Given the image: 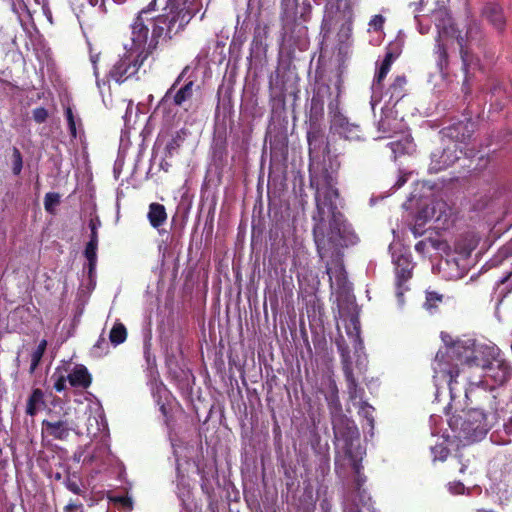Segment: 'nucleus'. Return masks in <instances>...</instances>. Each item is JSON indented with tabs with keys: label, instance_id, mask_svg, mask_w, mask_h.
I'll return each mask as SVG.
<instances>
[{
	"label": "nucleus",
	"instance_id": "57",
	"mask_svg": "<svg viewBox=\"0 0 512 512\" xmlns=\"http://www.w3.org/2000/svg\"><path fill=\"white\" fill-rule=\"evenodd\" d=\"M90 239L89 242L98 243V231L97 230H90Z\"/></svg>",
	"mask_w": 512,
	"mask_h": 512
},
{
	"label": "nucleus",
	"instance_id": "12",
	"mask_svg": "<svg viewBox=\"0 0 512 512\" xmlns=\"http://www.w3.org/2000/svg\"><path fill=\"white\" fill-rule=\"evenodd\" d=\"M475 127V122L466 119L444 128L443 132L453 141L452 143L467 144L475 132Z\"/></svg>",
	"mask_w": 512,
	"mask_h": 512
},
{
	"label": "nucleus",
	"instance_id": "11",
	"mask_svg": "<svg viewBox=\"0 0 512 512\" xmlns=\"http://www.w3.org/2000/svg\"><path fill=\"white\" fill-rule=\"evenodd\" d=\"M480 34V30L476 25H470L465 36L458 35L456 40L460 48V56L462 60V70L465 74L463 87L469 88V67L473 63V55L471 53V45L475 40V36Z\"/></svg>",
	"mask_w": 512,
	"mask_h": 512
},
{
	"label": "nucleus",
	"instance_id": "2",
	"mask_svg": "<svg viewBox=\"0 0 512 512\" xmlns=\"http://www.w3.org/2000/svg\"><path fill=\"white\" fill-rule=\"evenodd\" d=\"M171 16L160 7L154 5L151 0L143 7L131 24L132 41L135 47H142L140 51L126 52L111 67L108 78L116 83H123L138 73L145 61L152 56L160 39L170 41L177 35L184 32L177 24L169 21Z\"/></svg>",
	"mask_w": 512,
	"mask_h": 512
},
{
	"label": "nucleus",
	"instance_id": "32",
	"mask_svg": "<svg viewBox=\"0 0 512 512\" xmlns=\"http://www.w3.org/2000/svg\"><path fill=\"white\" fill-rule=\"evenodd\" d=\"M444 296L436 291H426V301L424 307L431 311L438 308L439 304L442 303Z\"/></svg>",
	"mask_w": 512,
	"mask_h": 512
},
{
	"label": "nucleus",
	"instance_id": "49",
	"mask_svg": "<svg viewBox=\"0 0 512 512\" xmlns=\"http://www.w3.org/2000/svg\"><path fill=\"white\" fill-rule=\"evenodd\" d=\"M398 56H399L398 53L388 50L385 53L384 59L382 61L393 64V62L397 59Z\"/></svg>",
	"mask_w": 512,
	"mask_h": 512
},
{
	"label": "nucleus",
	"instance_id": "31",
	"mask_svg": "<svg viewBox=\"0 0 512 512\" xmlns=\"http://www.w3.org/2000/svg\"><path fill=\"white\" fill-rule=\"evenodd\" d=\"M127 338V329L122 323H116L109 334V339L113 345L123 343Z\"/></svg>",
	"mask_w": 512,
	"mask_h": 512
},
{
	"label": "nucleus",
	"instance_id": "22",
	"mask_svg": "<svg viewBox=\"0 0 512 512\" xmlns=\"http://www.w3.org/2000/svg\"><path fill=\"white\" fill-rule=\"evenodd\" d=\"M322 90L330 94V86L323 85L319 87L317 93L313 95L310 107V123H317L319 117L323 116L324 99L323 96L321 95Z\"/></svg>",
	"mask_w": 512,
	"mask_h": 512
},
{
	"label": "nucleus",
	"instance_id": "4",
	"mask_svg": "<svg viewBox=\"0 0 512 512\" xmlns=\"http://www.w3.org/2000/svg\"><path fill=\"white\" fill-rule=\"evenodd\" d=\"M309 12V5L302 6L299 11L298 0H281L280 20L283 39L292 40L306 33L307 28L304 26V22L307 21Z\"/></svg>",
	"mask_w": 512,
	"mask_h": 512
},
{
	"label": "nucleus",
	"instance_id": "38",
	"mask_svg": "<svg viewBox=\"0 0 512 512\" xmlns=\"http://www.w3.org/2000/svg\"><path fill=\"white\" fill-rule=\"evenodd\" d=\"M439 244L440 242L438 240L428 238L417 242L415 244V250L420 254H424L427 250L428 245H431L434 249H439Z\"/></svg>",
	"mask_w": 512,
	"mask_h": 512
},
{
	"label": "nucleus",
	"instance_id": "55",
	"mask_svg": "<svg viewBox=\"0 0 512 512\" xmlns=\"http://www.w3.org/2000/svg\"><path fill=\"white\" fill-rule=\"evenodd\" d=\"M506 434L512 436V417L504 424Z\"/></svg>",
	"mask_w": 512,
	"mask_h": 512
},
{
	"label": "nucleus",
	"instance_id": "45",
	"mask_svg": "<svg viewBox=\"0 0 512 512\" xmlns=\"http://www.w3.org/2000/svg\"><path fill=\"white\" fill-rule=\"evenodd\" d=\"M344 512H375V511L368 506L364 505L362 507H359L357 504L351 503L344 507Z\"/></svg>",
	"mask_w": 512,
	"mask_h": 512
},
{
	"label": "nucleus",
	"instance_id": "39",
	"mask_svg": "<svg viewBox=\"0 0 512 512\" xmlns=\"http://www.w3.org/2000/svg\"><path fill=\"white\" fill-rule=\"evenodd\" d=\"M476 243L470 240L468 243H463L462 240H458L455 249L460 254H464L466 256H469L471 252L475 249Z\"/></svg>",
	"mask_w": 512,
	"mask_h": 512
},
{
	"label": "nucleus",
	"instance_id": "43",
	"mask_svg": "<svg viewBox=\"0 0 512 512\" xmlns=\"http://www.w3.org/2000/svg\"><path fill=\"white\" fill-rule=\"evenodd\" d=\"M448 490L451 494L460 495L465 491V486L461 481H452L448 483Z\"/></svg>",
	"mask_w": 512,
	"mask_h": 512
},
{
	"label": "nucleus",
	"instance_id": "5",
	"mask_svg": "<svg viewBox=\"0 0 512 512\" xmlns=\"http://www.w3.org/2000/svg\"><path fill=\"white\" fill-rule=\"evenodd\" d=\"M190 67L185 66L180 74L177 76L171 87L166 91L160 104H164L171 100V103L178 108L183 109L185 112L190 111L194 106L195 93L200 89L196 82L192 79H186L185 83L181 86V82L185 79Z\"/></svg>",
	"mask_w": 512,
	"mask_h": 512
},
{
	"label": "nucleus",
	"instance_id": "48",
	"mask_svg": "<svg viewBox=\"0 0 512 512\" xmlns=\"http://www.w3.org/2000/svg\"><path fill=\"white\" fill-rule=\"evenodd\" d=\"M355 472L357 473V479H356V488L357 490L361 489L362 484L364 483L365 479L361 477L360 475V465L357 463L354 464Z\"/></svg>",
	"mask_w": 512,
	"mask_h": 512
},
{
	"label": "nucleus",
	"instance_id": "34",
	"mask_svg": "<svg viewBox=\"0 0 512 512\" xmlns=\"http://www.w3.org/2000/svg\"><path fill=\"white\" fill-rule=\"evenodd\" d=\"M60 203V195L55 192H48L46 193L44 197V208L45 210L53 214L54 213V207L59 205Z\"/></svg>",
	"mask_w": 512,
	"mask_h": 512
},
{
	"label": "nucleus",
	"instance_id": "14",
	"mask_svg": "<svg viewBox=\"0 0 512 512\" xmlns=\"http://www.w3.org/2000/svg\"><path fill=\"white\" fill-rule=\"evenodd\" d=\"M342 370L347 383V392L349 399L354 401L356 399H362L364 395V389L359 387L358 382L354 376L352 361L348 354L342 353Z\"/></svg>",
	"mask_w": 512,
	"mask_h": 512
},
{
	"label": "nucleus",
	"instance_id": "61",
	"mask_svg": "<svg viewBox=\"0 0 512 512\" xmlns=\"http://www.w3.org/2000/svg\"><path fill=\"white\" fill-rule=\"evenodd\" d=\"M171 164L168 163L166 160H163L161 163H160V167L161 169H163L164 171H168L169 168H170Z\"/></svg>",
	"mask_w": 512,
	"mask_h": 512
},
{
	"label": "nucleus",
	"instance_id": "18",
	"mask_svg": "<svg viewBox=\"0 0 512 512\" xmlns=\"http://www.w3.org/2000/svg\"><path fill=\"white\" fill-rule=\"evenodd\" d=\"M261 14L260 7L257 10L256 17L257 21L253 30V39H252V47L260 50H266L267 48V39L269 37L270 26L268 23L262 22L259 20Z\"/></svg>",
	"mask_w": 512,
	"mask_h": 512
},
{
	"label": "nucleus",
	"instance_id": "1",
	"mask_svg": "<svg viewBox=\"0 0 512 512\" xmlns=\"http://www.w3.org/2000/svg\"><path fill=\"white\" fill-rule=\"evenodd\" d=\"M498 356L494 348L478 351L462 341L453 342L445 352H437L433 363L434 379L447 383L452 399L462 392L466 395L467 386L473 384L470 370L474 367L483 369L495 384L503 385L511 378L512 369Z\"/></svg>",
	"mask_w": 512,
	"mask_h": 512
},
{
	"label": "nucleus",
	"instance_id": "13",
	"mask_svg": "<svg viewBox=\"0 0 512 512\" xmlns=\"http://www.w3.org/2000/svg\"><path fill=\"white\" fill-rule=\"evenodd\" d=\"M430 218L434 220L437 224L435 228L445 229L448 226L450 217H451V209L445 202L439 201L435 202L431 208H426L422 210L419 214V217Z\"/></svg>",
	"mask_w": 512,
	"mask_h": 512
},
{
	"label": "nucleus",
	"instance_id": "62",
	"mask_svg": "<svg viewBox=\"0 0 512 512\" xmlns=\"http://www.w3.org/2000/svg\"><path fill=\"white\" fill-rule=\"evenodd\" d=\"M103 344H105V345H106L107 343H106L105 338H102V337H101V338H99V340H98V341H97V343L95 344V347H97V348H102V345H103Z\"/></svg>",
	"mask_w": 512,
	"mask_h": 512
},
{
	"label": "nucleus",
	"instance_id": "50",
	"mask_svg": "<svg viewBox=\"0 0 512 512\" xmlns=\"http://www.w3.org/2000/svg\"><path fill=\"white\" fill-rule=\"evenodd\" d=\"M378 128L380 131H382L383 133H387L390 131L389 127H388V118L387 117H382L378 123Z\"/></svg>",
	"mask_w": 512,
	"mask_h": 512
},
{
	"label": "nucleus",
	"instance_id": "58",
	"mask_svg": "<svg viewBox=\"0 0 512 512\" xmlns=\"http://www.w3.org/2000/svg\"><path fill=\"white\" fill-rule=\"evenodd\" d=\"M98 55H92L91 56V62L93 63V67H94V75L96 77H98V71H97V66H96V63H97V60H98Z\"/></svg>",
	"mask_w": 512,
	"mask_h": 512
},
{
	"label": "nucleus",
	"instance_id": "33",
	"mask_svg": "<svg viewBox=\"0 0 512 512\" xmlns=\"http://www.w3.org/2000/svg\"><path fill=\"white\" fill-rule=\"evenodd\" d=\"M374 408L366 401H361L359 406V415L365 418L368 422V425L373 428L374 427V417H373Z\"/></svg>",
	"mask_w": 512,
	"mask_h": 512
},
{
	"label": "nucleus",
	"instance_id": "42",
	"mask_svg": "<svg viewBox=\"0 0 512 512\" xmlns=\"http://www.w3.org/2000/svg\"><path fill=\"white\" fill-rule=\"evenodd\" d=\"M97 248L98 243L94 242H87L85 250H84V256L87 260H97Z\"/></svg>",
	"mask_w": 512,
	"mask_h": 512
},
{
	"label": "nucleus",
	"instance_id": "6",
	"mask_svg": "<svg viewBox=\"0 0 512 512\" xmlns=\"http://www.w3.org/2000/svg\"><path fill=\"white\" fill-rule=\"evenodd\" d=\"M154 5L160 7L171 16L173 24H177L178 29L181 27L184 31L203 7L202 0H154Z\"/></svg>",
	"mask_w": 512,
	"mask_h": 512
},
{
	"label": "nucleus",
	"instance_id": "46",
	"mask_svg": "<svg viewBox=\"0 0 512 512\" xmlns=\"http://www.w3.org/2000/svg\"><path fill=\"white\" fill-rule=\"evenodd\" d=\"M65 487L74 494L81 495L83 493L78 483L70 478L66 479Z\"/></svg>",
	"mask_w": 512,
	"mask_h": 512
},
{
	"label": "nucleus",
	"instance_id": "25",
	"mask_svg": "<svg viewBox=\"0 0 512 512\" xmlns=\"http://www.w3.org/2000/svg\"><path fill=\"white\" fill-rule=\"evenodd\" d=\"M187 134L188 132L185 128L175 132L165 146V158H173L175 155L179 154V150L184 144Z\"/></svg>",
	"mask_w": 512,
	"mask_h": 512
},
{
	"label": "nucleus",
	"instance_id": "15",
	"mask_svg": "<svg viewBox=\"0 0 512 512\" xmlns=\"http://www.w3.org/2000/svg\"><path fill=\"white\" fill-rule=\"evenodd\" d=\"M42 426L49 436L53 439L65 441L68 439L70 432L73 430L67 419L59 420H43Z\"/></svg>",
	"mask_w": 512,
	"mask_h": 512
},
{
	"label": "nucleus",
	"instance_id": "63",
	"mask_svg": "<svg viewBox=\"0 0 512 512\" xmlns=\"http://www.w3.org/2000/svg\"><path fill=\"white\" fill-rule=\"evenodd\" d=\"M251 2H252V0H248L247 10H246L248 16L252 13Z\"/></svg>",
	"mask_w": 512,
	"mask_h": 512
},
{
	"label": "nucleus",
	"instance_id": "26",
	"mask_svg": "<svg viewBox=\"0 0 512 512\" xmlns=\"http://www.w3.org/2000/svg\"><path fill=\"white\" fill-rule=\"evenodd\" d=\"M434 55L436 58L437 67L442 74H446L449 67V55L447 47L441 42L440 34L436 38V44L434 47Z\"/></svg>",
	"mask_w": 512,
	"mask_h": 512
},
{
	"label": "nucleus",
	"instance_id": "30",
	"mask_svg": "<svg viewBox=\"0 0 512 512\" xmlns=\"http://www.w3.org/2000/svg\"><path fill=\"white\" fill-rule=\"evenodd\" d=\"M339 128L341 129L339 133L344 138L349 140L359 138L360 128L358 125L349 124L346 119H340Z\"/></svg>",
	"mask_w": 512,
	"mask_h": 512
},
{
	"label": "nucleus",
	"instance_id": "44",
	"mask_svg": "<svg viewBox=\"0 0 512 512\" xmlns=\"http://www.w3.org/2000/svg\"><path fill=\"white\" fill-rule=\"evenodd\" d=\"M114 503L121 504L124 508L131 509L133 506V501L130 497L125 495H118L112 498Z\"/></svg>",
	"mask_w": 512,
	"mask_h": 512
},
{
	"label": "nucleus",
	"instance_id": "21",
	"mask_svg": "<svg viewBox=\"0 0 512 512\" xmlns=\"http://www.w3.org/2000/svg\"><path fill=\"white\" fill-rule=\"evenodd\" d=\"M407 84V77L404 74L395 76L386 91L389 101L398 103L407 93Z\"/></svg>",
	"mask_w": 512,
	"mask_h": 512
},
{
	"label": "nucleus",
	"instance_id": "54",
	"mask_svg": "<svg viewBox=\"0 0 512 512\" xmlns=\"http://www.w3.org/2000/svg\"><path fill=\"white\" fill-rule=\"evenodd\" d=\"M101 225V222L98 218L96 219H90L89 221V228L90 230H98V227Z\"/></svg>",
	"mask_w": 512,
	"mask_h": 512
},
{
	"label": "nucleus",
	"instance_id": "40",
	"mask_svg": "<svg viewBox=\"0 0 512 512\" xmlns=\"http://www.w3.org/2000/svg\"><path fill=\"white\" fill-rule=\"evenodd\" d=\"M23 162L22 155L17 148L13 149V166L12 171L14 175H19L22 170Z\"/></svg>",
	"mask_w": 512,
	"mask_h": 512
},
{
	"label": "nucleus",
	"instance_id": "19",
	"mask_svg": "<svg viewBox=\"0 0 512 512\" xmlns=\"http://www.w3.org/2000/svg\"><path fill=\"white\" fill-rule=\"evenodd\" d=\"M72 387L87 389L92 383V376L86 366L77 364L67 376Z\"/></svg>",
	"mask_w": 512,
	"mask_h": 512
},
{
	"label": "nucleus",
	"instance_id": "17",
	"mask_svg": "<svg viewBox=\"0 0 512 512\" xmlns=\"http://www.w3.org/2000/svg\"><path fill=\"white\" fill-rule=\"evenodd\" d=\"M358 0H326V9L329 12H339L343 15L346 20L344 25H347V29L351 31L352 18H353V6Z\"/></svg>",
	"mask_w": 512,
	"mask_h": 512
},
{
	"label": "nucleus",
	"instance_id": "3",
	"mask_svg": "<svg viewBox=\"0 0 512 512\" xmlns=\"http://www.w3.org/2000/svg\"><path fill=\"white\" fill-rule=\"evenodd\" d=\"M326 189L323 196L320 195L318 183L310 175V186L315 189L316 215L313 220L316 222L313 227V237L317 253L321 259L329 252L339 246H347L353 243L356 236L350 231L344 215L337 210L335 200L339 197L338 189L332 185V176L325 175Z\"/></svg>",
	"mask_w": 512,
	"mask_h": 512
},
{
	"label": "nucleus",
	"instance_id": "36",
	"mask_svg": "<svg viewBox=\"0 0 512 512\" xmlns=\"http://www.w3.org/2000/svg\"><path fill=\"white\" fill-rule=\"evenodd\" d=\"M433 460L446 461L450 451L444 444H436L431 449Z\"/></svg>",
	"mask_w": 512,
	"mask_h": 512
},
{
	"label": "nucleus",
	"instance_id": "37",
	"mask_svg": "<svg viewBox=\"0 0 512 512\" xmlns=\"http://www.w3.org/2000/svg\"><path fill=\"white\" fill-rule=\"evenodd\" d=\"M65 116L67 119L70 136L71 138L75 139L77 137L76 119L70 106L65 108Z\"/></svg>",
	"mask_w": 512,
	"mask_h": 512
},
{
	"label": "nucleus",
	"instance_id": "24",
	"mask_svg": "<svg viewBox=\"0 0 512 512\" xmlns=\"http://www.w3.org/2000/svg\"><path fill=\"white\" fill-rule=\"evenodd\" d=\"M44 407H46L44 392L40 388H34L27 399L25 413L34 417Z\"/></svg>",
	"mask_w": 512,
	"mask_h": 512
},
{
	"label": "nucleus",
	"instance_id": "56",
	"mask_svg": "<svg viewBox=\"0 0 512 512\" xmlns=\"http://www.w3.org/2000/svg\"><path fill=\"white\" fill-rule=\"evenodd\" d=\"M320 506L324 512H330V502L327 499L321 501Z\"/></svg>",
	"mask_w": 512,
	"mask_h": 512
},
{
	"label": "nucleus",
	"instance_id": "51",
	"mask_svg": "<svg viewBox=\"0 0 512 512\" xmlns=\"http://www.w3.org/2000/svg\"><path fill=\"white\" fill-rule=\"evenodd\" d=\"M82 503H73V502H70L68 503L64 508H63V511L64 512H74L75 510L79 509V508H82Z\"/></svg>",
	"mask_w": 512,
	"mask_h": 512
},
{
	"label": "nucleus",
	"instance_id": "27",
	"mask_svg": "<svg viewBox=\"0 0 512 512\" xmlns=\"http://www.w3.org/2000/svg\"><path fill=\"white\" fill-rule=\"evenodd\" d=\"M469 464L470 460L466 457L464 450L457 448L449 459L448 467L451 472L457 471L459 474H465Z\"/></svg>",
	"mask_w": 512,
	"mask_h": 512
},
{
	"label": "nucleus",
	"instance_id": "10",
	"mask_svg": "<svg viewBox=\"0 0 512 512\" xmlns=\"http://www.w3.org/2000/svg\"><path fill=\"white\" fill-rule=\"evenodd\" d=\"M463 153V148L455 143H450L446 147L435 149L431 153V162L429 164L430 173H438L452 166Z\"/></svg>",
	"mask_w": 512,
	"mask_h": 512
},
{
	"label": "nucleus",
	"instance_id": "60",
	"mask_svg": "<svg viewBox=\"0 0 512 512\" xmlns=\"http://www.w3.org/2000/svg\"><path fill=\"white\" fill-rule=\"evenodd\" d=\"M413 233H414L415 236L422 235L423 230H421V225L420 224H417V225L414 226Z\"/></svg>",
	"mask_w": 512,
	"mask_h": 512
},
{
	"label": "nucleus",
	"instance_id": "53",
	"mask_svg": "<svg viewBox=\"0 0 512 512\" xmlns=\"http://www.w3.org/2000/svg\"><path fill=\"white\" fill-rule=\"evenodd\" d=\"M88 261V275L91 278L93 273L95 272L97 260H87Z\"/></svg>",
	"mask_w": 512,
	"mask_h": 512
},
{
	"label": "nucleus",
	"instance_id": "47",
	"mask_svg": "<svg viewBox=\"0 0 512 512\" xmlns=\"http://www.w3.org/2000/svg\"><path fill=\"white\" fill-rule=\"evenodd\" d=\"M66 381H68V379L64 375L58 376L53 385L54 389L57 392L64 391L66 389Z\"/></svg>",
	"mask_w": 512,
	"mask_h": 512
},
{
	"label": "nucleus",
	"instance_id": "7",
	"mask_svg": "<svg viewBox=\"0 0 512 512\" xmlns=\"http://www.w3.org/2000/svg\"><path fill=\"white\" fill-rule=\"evenodd\" d=\"M452 428H458L460 436L469 441H478L488 432L486 414L479 409H471L463 416L453 417L450 420Z\"/></svg>",
	"mask_w": 512,
	"mask_h": 512
},
{
	"label": "nucleus",
	"instance_id": "23",
	"mask_svg": "<svg viewBox=\"0 0 512 512\" xmlns=\"http://www.w3.org/2000/svg\"><path fill=\"white\" fill-rule=\"evenodd\" d=\"M167 217L168 216L164 205L157 202H153L149 205L147 218L153 228L159 229L162 225L165 224Z\"/></svg>",
	"mask_w": 512,
	"mask_h": 512
},
{
	"label": "nucleus",
	"instance_id": "8",
	"mask_svg": "<svg viewBox=\"0 0 512 512\" xmlns=\"http://www.w3.org/2000/svg\"><path fill=\"white\" fill-rule=\"evenodd\" d=\"M331 424L336 441L343 442V450L348 457H352V447L360 438L359 430L353 420L343 413L331 418Z\"/></svg>",
	"mask_w": 512,
	"mask_h": 512
},
{
	"label": "nucleus",
	"instance_id": "29",
	"mask_svg": "<svg viewBox=\"0 0 512 512\" xmlns=\"http://www.w3.org/2000/svg\"><path fill=\"white\" fill-rule=\"evenodd\" d=\"M47 348V341L45 339H42L37 348L32 352L31 354V364L29 368V373L33 374L35 370L37 369L38 365L40 364L42 357L46 351Z\"/></svg>",
	"mask_w": 512,
	"mask_h": 512
},
{
	"label": "nucleus",
	"instance_id": "16",
	"mask_svg": "<svg viewBox=\"0 0 512 512\" xmlns=\"http://www.w3.org/2000/svg\"><path fill=\"white\" fill-rule=\"evenodd\" d=\"M483 17L499 32H503L506 26V17L503 8L497 3H487L482 11Z\"/></svg>",
	"mask_w": 512,
	"mask_h": 512
},
{
	"label": "nucleus",
	"instance_id": "41",
	"mask_svg": "<svg viewBox=\"0 0 512 512\" xmlns=\"http://www.w3.org/2000/svg\"><path fill=\"white\" fill-rule=\"evenodd\" d=\"M49 116L48 110L44 107H37L32 111V117L38 124L44 123Z\"/></svg>",
	"mask_w": 512,
	"mask_h": 512
},
{
	"label": "nucleus",
	"instance_id": "9",
	"mask_svg": "<svg viewBox=\"0 0 512 512\" xmlns=\"http://www.w3.org/2000/svg\"><path fill=\"white\" fill-rule=\"evenodd\" d=\"M395 288L398 302L404 303V293L409 290L407 282L413 277L415 264L410 254H399L394 257Z\"/></svg>",
	"mask_w": 512,
	"mask_h": 512
},
{
	"label": "nucleus",
	"instance_id": "64",
	"mask_svg": "<svg viewBox=\"0 0 512 512\" xmlns=\"http://www.w3.org/2000/svg\"><path fill=\"white\" fill-rule=\"evenodd\" d=\"M405 181H406V180H405V178L401 177V178L397 181L396 185H397L398 187H401V186L405 183Z\"/></svg>",
	"mask_w": 512,
	"mask_h": 512
},
{
	"label": "nucleus",
	"instance_id": "20",
	"mask_svg": "<svg viewBox=\"0 0 512 512\" xmlns=\"http://www.w3.org/2000/svg\"><path fill=\"white\" fill-rule=\"evenodd\" d=\"M309 156L314 157L324 145V134L318 123H310L307 131Z\"/></svg>",
	"mask_w": 512,
	"mask_h": 512
},
{
	"label": "nucleus",
	"instance_id": "28",
	"mask_svg": "<svg viewBox=\"0 0 512 512\" xmlns=\"http://www.w3.org/2000/svg\"><path fill=\"white\" fill-rule=\"evenodd\" d=\"M329 388H330V392L326 396V401H327L328 408L330 410V414H331V418H332L334 415H337L338 413H343V412H342V405H341V402L339 399L338 387H337L335 381L330 382Z\"/></svg>",
	"mask_w": 512,
	"mask_h": 512
},
{
	"label": "nucleus",
	"instance_id": "35",
	"mask_svg": "<svg viewBox=\"0 0 512 512\" xmlns=\"http://www.w3.org/2000/svg\"><path fill=\"white\" fill-rule=\"evenodd\" d=\"M392 64L382 61L374 77V85L380 87L391 69Z\"/></svg>",
	"mask_w": 512,
	"mask_h": 512
},
{
	"label": "nucleus",
	"instance_id": "52",
	"mask_svg": "<svg viewBox=\"0 0 512 512\" xmlns=\"http://www.w3.org/2000/svg\"><path fill=\"white\" fill-rule=\"evenodd\" d=\"M384 22V18L381 15H375L373 19L370 22V25L374 26L376 29L377 27H381Z\"/></svg>",
	"mask_w": 512,
	"mask_h": 512
},
{
	"label": "nucleus",
	"instance_id": "59",
	"mask_svg": "<svg viewBox=\"0 0 512 512\" xmlns=\"http://www.w3.org/2000/svg\"><path fill=\"white\" fill-rule=\"evenodd\" d=\"M159 410L161 411V413H162V415L164 417L168 416L169 410H168L167 406L164 403L160 404Z\"/></svg>",
	"mask_w": 512,
	"mask_h": 512
}]
</instances>
